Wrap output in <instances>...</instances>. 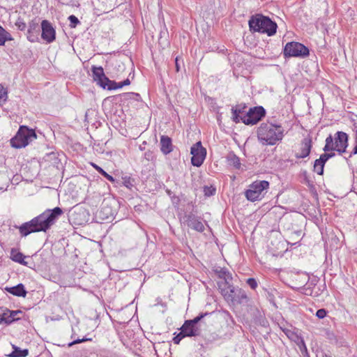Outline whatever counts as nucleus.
I'll return each mask as SVG.
<instances>
[{
    "instance_id": "f257e3e1",
    "label": "nucleus",
    "mask_w": 357,
    "mask_h": 357,
    "mask_svg": "<svg viewBox=\"0 0 357 357\" xmlns=\"http://www.w3.org/2000/svg\"><path fill=\"white\" fill-rule=\"evenodd\" d=\"M63 213L61 208L56 206L53 209H47L29 222L17 227L22 236H26L31 233L46 231Z\"/></svg>"
},
{
    "instance_id": "f03ea898",
    "label": "nucleus",
    "mask_w": 357,
    "mask_h": 357,
    "mask_svg": "<svg viewBox=\"0 0 357 357\" xmlns=\"http://www.w3.org/2000/svg\"><path fill=\"white\" fill-rule=\"evenodd\" d=\"M284 128L280 124L262 123L257 128V138L263 146H273L282 141Z\"/></svg>"
},
{
    "instance_id": "7ed1b4c3",
    "label": "nucleus",
    "mask_w": 357,
    "mask_h": 357,
    "mask_svg": "<svg viewBox=\"0 0 357 357\" xmlns=\"http://www.w3.org/2000/svg\"><path fill=\"white\" fill-rule=\"evenodd\" d=\"M248 24L252 32L266 33L268 36L275 35L278 29L276 22L262 14L252 15L248 21Z\"/></svg>"
},
{
    "instance_id": "20e7f679",
    "label": "nucleus",
    "mask_w": 357,
    "mask_h": 357,
    "mask_svg": "<svg viewBox=\"0 0 357 357\" xmlns=\"http://www.w3.org/2000/svg\"><path fill=\"white\" fill-rule=\"evenodd\" d=\"M348 135L342 131H337L334 137L330 135L326 139V144L323 149L324 152L336 151L339 154L346 152L348 146Z\"/></svg>"
},
{
    "instance_id": "39448f33",
    "label": "nucleus",
    "mask_w": 357,
    "mask_h": 357,
    "mask_svg": "<svg viewBox=\"0 0 357 357\" xmlns=\"http://www.w3.org/2000/svg\"><path fill=\"white\" fill-rule=\"evenodd\" d=\"M36 138L37 135L34 130L21 126L15 136L10 139V144L14 148L21 149Z\"/></svg>"
},
{
    "instance_id": "423d86ee",
    "label": "nucleus",
    "mask_w": 357,
    "mask_h": 357,
    "mask_svg": "<svg viewBox=\"0 0 357 357\" xmlns=\"http://www.w3.org/2000/svg\"><path fill=\"white\" fill-rule=\"evenodd\" d=\"M222 294L227 302L234 304H247L250 301V298L244 289L231 284L228 285L227 289H222Z\"/></svg>"
},
{
    "instance_id": "0eeeda50",
    "label": "nucleus",
    "mask_w": 357,
    "mask_h": 357,
    "mask_svg": "<svg viewBox=\"0 0 357 357\" xmlns=\"http://www.w3.org/2000/svg\"><path fill=\"white\" fill-rule=\"evenodd\" d=\"M269 187V183L266 181H256L253 182L245 191L246 198L251 201L260 200L264 197V190Z\"/></svg>"
},
{
    "instance_id": "6e6552de",
    "label": "nucleus",
    "mask_w": 357,
    "mask_h": 357,
    "mask_svg": "<svg viewBox=\"0 0 357 357\" xmlns=\"http://www.w3.org/2000/svg\"><path fill=\"white\" fill-rule=\"evenodd\" d=\"M285 58L301 57L304 58L309 55V49L304 45L298 42H289L286 44L283 52Z\"/></svg>"
},
{
    "instance_id": "1a4fd4ad",
    "label": "nucleus",
    "mask_w": 357,
    "mask_h": 357,
    "mask_svg": "<svg viewBox=\"0 0 357 357\" xmlns=\"http://www.w3.org/2000/svg\"><path fill=\"white\" fill-rule=\"evenodd\" d=\"M266 115V110L262 106H256L241 116V121L248 126H253L259 122Z\"/></svg>"
},
{
    "instance_id": "9d476101",
    "label": "nucleus",
    "mask_w": 357,
    "mask_h": 357,
    "mask_svg": "<svg viewBox=\"0 0 357 357\" xmlns=\"http://www.w3.org/2000/svg\"><path fill=\"white\" fill-rule=\"evenodd\" d=\"M89 211L83 207H74L69 215L70 222L77 226L84 225L89 220Z\"/></svg>"
},
{
    "instance_id": "9b49d317",
    "label": "nucleus",
    "mask_w": 357,
    "mask_h": 357,
    "mask_svg": "<svg viewBox=\"0 0 357 357\" xmlns=\"http://www.w3.org/2000/svg\"><path fill=\"white\" fill-rule=\"evenodd\" d=\"M180 220L182 224L196 231L203 232L205 229L204 225L201 221V218L197 216L192 212L185 213L180 218Z\"/></svg>"
},
{
    "instance_id": "f8f14e48",
    "label": "nucleus",
    "mask_w": 357,
    "mask_h": 357,
    "mask_svg": "<svg viewBox=\"0 0 357 357\" xmlns=\"http://www.w3.org/2000/svg\"><path fill=\"white\" fill-rule=\"evenodd\" d=\"M190 153L192 155L191 163L195 167H200L206 156V150L202 145L200 141L196 142L190 149Z\"/></svg>"
},
{
    "instance_id": "ddd939ff",
    "label": "nucleus",
    "mask_w": 357,
    "mask_h": 357,
    "mask_svg": "<svg viewBox=\"0 0 357 357\" xmlns=\"http://www.w3.org/2000/svg\"><path fill=\"white\" fill-rule=\"evenodd\" d=\"M41 38L47 43H51L56 39V31L52 24L46 20L41 22Z\"/></svg>"
},
{
    "instance_id": "4468645a",
    "label": "nucleus",
    "mask_w": 357,
    "mask_h": 357,
    "mask_svg": "<svg viewBox=\"0 0 357 357\" xmlns=\"http://www.w3.org/2000/svg\"><path fill=\"white\" fill-rule=\"evenodd\" d=\"M40 29L39 26V20L35 18L30 21L28 24L26 33L27 40L31 43L38 42Z\"/></svg>"
},
{
    "instance_id": "2eb2a0df",
    "label": "nucleus",
    "mask_w": 357,
    "mask_h": 357,
    "mask_svg": "<svg viewBox=\"0 0 357 357\" xmlns=\"http://www.w3.org/2000/svg\"><path fill=\"white\" fill-rule=\"evenodd\" d=\"M22 314V311L18 310H0V324H10L15 321L20 319L18 314Z\"/></svg>"
},
{
    "instance_id": "dca6fc26",
    "label": "nucleus",
    "mask_w": 357,
    "mask_h": 357,
    "mask_svg": "<svg viewBox=\"0 0 357 357\" xmlns=\"http://www.w3.org/2000/svg\"><path fill=\"white\" fill-rule=\"evenodd\" d=\"M312 149V139L310 137L304 138L301 143L299 152L296 153L295 157L298 159L307 157Z\"/></svg>"
},
{
    "instance_id": "f3484780",
    "label": "nucleus",
    "mask_w": 357,
    "mask_h": 357,
    "mask_svg": "<svg viewBox=\"0 0 357 357\" xmlns=\"http://www.w3.org/2000/svg\"><path fill=\"white\" fill-rule=\"evenodd\" d=\"M180 330L182 331L186 337H196L201 334V329L197 326L188 324L187 320L184 321Z\"/></svg>"
},
{
    "instance_id": "a211bd4d",
    "label": "nucleus",
    "mask_w": 357,
    "mask_h": 357,
    "mask_svg": "<svg viewBox=\"0 0 357 357\" xmlns=\"http://www.w3.org/2000/svg\"><path fill=\"white\" fill-rule=\"evenodd\" d=\"M91 72L93 74V81L101 87V83H104L107 77L105 75L103 68L101 66L96 67L93 66L91 67Z\"/></svg>"
},
{
    "instance_id": "6ab92c4d",
    "label": "nucleus",
    "mask_w": 357,
    "mask_h": 357,
    "mask_svg": "<svg viewBox=\"0 0 357 357\" xmlns=\"http://www.w3.org/2000/svg\"><path fill=\"white\" fill-rule=\"evenodd\" d=\"M160 151L165 155H167L173 151L172 142L169 137L166 135L161 136Z\"/></svg>"
},
{
    "instance_id": "aec40b11",
    "label": "nucleus",
    "mask_w": 357,
    "mask_h": 357,
    "mask_svg": "<svg viewBox=\"0 0 357 357\" xmlns=\"http://www.w3.org/2000/svg\"><path fill=\"white\" fill-rule=\"evenodd\" d=\"M246 108L247 106L245 104H239L232 107V119L234 122L238 123L241 121V116H243L246 113L245 112Z\"/></svg>"
},
{
    "instance_id": "412c9836",
    "label": "nucleus",
    "mask_w": 357,
    "mask_h": 357,
    "mask_svg": "<svg viewBox=\"0 0 357 357\" xmlns=\"http://www.w3.org/2000/svg\"><path fill=\"white\" fill-rule=\"evenodd\" d=\"M6 291L13 296H19V297H26L27 291L25 289V287L23 284L20 283L16 286L11 287H6Z\"/></svg>"
},
{
    "instance_id": "4be33fe9",
    "label": "nucleus",
    "mask_w": 357,
    "mask_h": 357,
    "mask_svg": "<svg viewBox=\"0 0 357 357\" xmlns=\"http://www.w3.org/2000/svg\"><path fill=\"white\" fill-rule=\"evenodd\" d=\"M26 256L17 250L13 248L10 251V259L20 264L26 266L27 262L24 261Z\"/></svg>"
},
{
    "instance_id": "5701e85b",
    "label": "nucleus",
    "mask_w": 357,
    "mask_h": 357,
    "mask_svg": "<svg viewBox=\"0 0 357 357\" xmlns=\"http://www.w3.org/2000/svg\"><path fill=\"white\" fill-rule=\"evenodd\" d=\"M254 320L255 324L263 327L266 328L269 326L268 321L264 314L258 310H256V314L255 315Z\"/></svg>"
},
{
    "instance_id": "b1692460",
    "label": "nucleus",
    "mask_w": 357,
    "mask_h": 357,
    "mask_svg": "<svg viewBox=\"0 0 357 357\" xmlns=\"http://www.w3.org/2000/svg\"><path fill=\"white\" fill-rule=\"evenodd\" d=\"M227 162L229 165L233 166L234 168L239 169L241 167L240 158L233 153H229L227 157Z\"/></svg>"
},
{
    "instance_id": "393cba45",
    "label": "nucleus",
    "mask_w": 357,
    "mask_h": 357,
    "mask_svg": "<svg viewBox=\"0 0 357 357\" xmlns=\"http://www.w3.org/2000/svg\"><path fill=\"white\" fill-rule=\"evenodd\" d=\"M13 351L8 355L9 357H26L29 354L27 349H21L20 347L15 345L13 346Z\"/></svg>"
},
{
    "instance_id": "a878e982",
    "label": "nucleus",
    "mask_w": 357,
    "mask_h": 357,
    "mask_svg": "<svg viewBox=\"0 0 357 357\" xmlns=\"http://www.w3.org/2000/svg\"><path fill=\"white\" fill-rule=\"evenodd\" d=\"M91 165L99 174H100L106 179H107L112 183H114L115 181L114 178L112 176L107 174L102 167H99L98 165L93 162H91Z\"/></svg>"
},
{
    "instance_id": "bb28decb",
    "label": "nucleus",
    "mask_w": 357,
    "mask_h": 357,
    "mask_svg": "<svg viewBox=\"0 0 357 357\" xmlns=\"http://www.w3.org/2000/svg\"><path fill=\"white\" fill-rule=\"evenodd\" d=\"M12 37L10 33H8L4 28L0 26V45L3 46L5 43L8 40H11Z\"/></svg>"
},
{
    "instance_id": "cd10ccee",
    "label": "nucleus",
    "mask_w": 357,
    "mask_h": 357,
    "mask_svg": "<svg viewBox=\"0 0 357 357\" xmlns=\"http://www.w3.org/2000/svg\"><path fill=\"white\" fill-rule=\"evenodd\" d=\"M263 291H264V296L269 301V302L273 304L274 305H275V293H276L277 291L275 289L263 288Z\"/></svg>"
},
{
    "instance_id": "c85d7f7f",
    "label": "nucleus",
    "mask_w": 357,
    "mask_h": 357,
    "mask_svg": "<svg viewBox=\"0 0 357 357\" xmlns=\"http://www.w3.org/2000/svg\"><path fill=\"white\" fill-rule=\"evenodd\" d=\"M326 163L321 161L320 159L315 160L314 162V171L319 175H323L324 168Z\"/></svg>"
},
{
    "instance_id": "c756f323",
    "label": "nucleus",
    "mask_w": 357,
    "mask_h": 357,
    "mask_svg": "<svg viewBox=\"0 0 357 357\" xmlns=\"http://www.w3.org/2000/svg\"><path fill=\"white\" fill-rule=\"evenodd\" d=\"M101 84V87L104 89L109 91L116 89V82L115 81L110 80L108 77H107L104 83Z\"/></svg>"
},
{
    "instance_id": "7c9ffc66",
    "label": "nucleus",
    "mask_w": 357,
    "mask_h": 357,
    "mask_svg": "<svg viewBox=\"0 0 357 357\" xmlns=\"http://www.w3.org/2000/svg\"><path fill=\"white\" fill-rule=\"evenodd\" d=\"M100 214H102L105 217H102V219H109V218L113 216V213L112 209L107 206H102L100 211Z\"/></svg>"
},
{
    "instance_id": "2f4dec72",
    "label": "nucleus",
    "mask_w": 357,
    "mask_h": 357,
    "mask_svg": "<svg viewBox=\"0 0 357 357\" xmlns=\"http://www.w3.org/2000/svg\"><path fill=\"white\" fill-rule=\"evenodd\" d=\"M123 184L126 188L130 189L134 186L135 179L129 176H125L122 177Z\"/></svg>"
},
{
    "instance_id": "473e14b6",
    "label": "nucleus",
    "mask_w": 357,
    "mask_h": 357,
    "mask_svg": "<svg viewBox=\"0 0 357 357\" xmlns=\"http://www.w3.org/2000/svg\"><path fill=\"white\" fill-rule=\"evenodd\" d=\"M8 98V91L6 88L0 84V105L4 103Z\"/></svg>"
},
{
    "instance_id": "72a5a7b5",
    "label": "nucleus",
    "mask_w": 357,
    "mask_h": 357,
    "mask_svg": "<svg viewBox=\"0 0 357 357\" xmlns=\"http://www.w3.org/2000/svg\"><path fill=\"white\" fill-rule=\"evenodd\" d=\"M208 314H209V313L208 312H205V313H201L199 314L198 316H197L196 317H195L194 319H188L187 320L188 321V324H192V325L194 326H197V324L204 318L206 316H207Z\"/></svg>"
},
{
    "instance_id": "f704fd0d",
    "label": "nucleus",
    "mask_w": 357,
    "mask_h": 357,
    "mask_svg": "<svg viewBox=\"0 0 357 357\" xmlns=\"http://www.w3.org/2000/svg\"><path fill=\"white\" fill-rule=\"evenodd\" d=\"M208 314H209V313L208 312H205V313H201L199 314L198 316H197L196 317H195L194 319H188L187 320L188 321V324H192V325L194 326H197V324L204 318L206 316H207Z\"/></svg>"
},
{
    "instance_id": "c9c22d12",
    "label": "nucleus",
    "mask_w": 357,
    "mask_h": 357,
    "mask_svg": "<svg viewBox=\"0 0 357 357\" xmlns=\"http://www.w3.org/2000/svg\"><path fill=\"white\" fill-rule=\"evenodd\" d=\"M300 351L303 357H310L308 353L306 344L303 339H301V343L298 344Z\"/></svg>"
},
{
    "instance_id": "e433bc0d",
    "label": "nucleus",
    "mask_w": 357,
    "mask_h": 357,
    "mask_svg": "<svg viewBox=\"0 0 357 357\" xmlns=\"http://www.w3.org/2000/svg\"><path fill=\"white\" fill-rule=\"evenodd\" d=\"M15 26H17V29L20 31H25L27 27L26 23L21 17L17 18L15 22Z\"/></svg>"
},
{
    "instance_id": "4c0bfd02",
    "label": "nucleus",
    "mask_w": 357,
    "mask_h": 357,
    "mask_svg": "<svg viewBox=\"0 0 357 357\" xmlns=\"http://www.w3.org/2000/svg\"><path fill=\"white\" fill-rule=\"evenodd\" d=\"M216 189L213 186L205 185L204 187V193L205 196L210 197L215 193Z\"/></svg>"
},
{
    "instance_id": "58836bf2",
    "label": "nucleus",
    "mask_w": 357,
    "mask_h": 357,
    "mask_svg": "<svg viewBox=\"0 0 357 357\" xmlns=\"http://www.w3.org/2000/svg\"><path fill=\"white\" fill-rule=\"evenodd\" d=\"M144 158L147 161H154L156 159L155 155L153 151L148 150L144 153Z\"/></svg>"
},
{
    "instance_id": "ea45409f",
    "label": "nucleus",
    "mask_w": 357,
    "mask_h": 357,
    "mask_svg": "<svg viewBox=\"0 0 357 357\" xmlns=\"http://www.w3.org/2000/svg\"><path fill=\"white\" fill-rule=\"evenodd\" d=\"M246 284L252 289L255 290L258 287V282L255 278H250L247 279Z\"/></svg>"
},
{
    "instance_id": "a19ab883",
    "label": "nucleus",
    "mask_w": 357,
    "mask_h": 357,
    "mask_svg": "<svg viewBox=\"0 0 357 357\" xmlns=\"http://www.w3.org/2000/svg\"><path fill=\"white\" fill-rule=\"evenodd\" d=\"M68 20L70 22V26L71 28H75L77 26V25L80 23L78 18L73 15H70L68 17Z\"/></svg>"
},
{
    "instance_id": "79ce46f5",
    "label": "nucleus",
    "mask_w": 357,
    "mask_h": 357,
    "mask_svg": "<svg viewBox=\"0 0 357 357\" xmlns=\"http://www.w3.org/2000/svg\"><path fill=\"white\" fill-rule=\"evenodd\" d=\"M186 336L184 335V333L182 332V331H180L174 338L173 342L176 344H178L181 342V340L185 337Z\"/></svg>"
},
{
    "instance_id": "37998d69",
    "label": "nucleus",
    "mask_w": 357,
    "mask_h": 357,
    "mask_svg": "<svg viewBox=\"0 0 357 357\" xmlns=\"http://www.w3.org/2000/svg\"><path fill=\"white\" fill-rule=\"evenodd\" d=\"M91 338H86V337H83L82 339H77L70 343H68V346L70 347H72L73 345L74 344H79V343H82V342H86V341H91Z\"/></svg>"
},
{
    "instance_id": "c03bdc74",
    "label": "nucleus",
    "mask_w": 357,
    "mask_h": 357,
    "mask_svg": "<svg viewBox=\"0 0 357 357\" xmlns=\"http://www.w3.org/2000/svg\"><path fill=\"white\" fill-rule=\"evenodd\" d=\"M327 314V311L324 308L319 309L316 312V316L319 319H324Z\"/></svg>"
},
{
    "instance_id": "a18cd8bd",
    "label": "nucleus",
    "mask_w": 357,
    "mask_h": 357,
    "mask_svg": "<svg viewBox=\"0 0 357 357\" xmlns=\"http://www.w3.org/2000/svg\"><path fill=\"white\" fill-rule=\"evenodd\" d=\"M220 277L224 278L226 281L229 278H231L230 273L225 269L220 271Z\"/></svg>"
},
{
    "instance_id": "49530a36",
    "label": "nucleus",
    "mask_w": 357,
    "mask_h": 357,
    "mask_svg": "<svg viewBox=\"0 0 357 357\" xmlns=\"http://www.w3.org/2000/svg\"><path fill=\"white\" fill-rule=\"evenodd\" d=\"M300 278H301V281L302 283H305V284H307V282H308L310 278H309V275H307V274H305V273H303L300 275Z\"/></svg>"
},
{
    "instance_id": "de8ad7c7",
    "label": "nucleus",
    "mask_w": 357,
    "mask_h": 357,
    "mask_svg": "<svg viewBox=\"0 0 357 357\" xmlns=\"http://www.w3.org/2000/svg\"><path fill=\"white\" fill-rule=\"evenodd\" d=\"M275 237L276 239L281 238V234L277 231H271L270 234V238Z\"/></svg>"
},
{
    "instance_id": "09e8293b",
    "label": "nucleus",
    "mask_w": 357,
    "mask_h": 357,
    "mask_svg": "<svg viewBox=\"0 0 357 357\" xmlns=\"http://www.w3.org/2000/svg\"><path fill=\"white\" fill-rule=\"evenodd\" d=\"M319 159H320L321 161L326 163L329 160L327 152H325L324 153L321 154Z\"/></svg>"
},
{
    "instance_id": "8fccbe9b",
    "label": "nucleus",
    "mask_w": 357,
    "mask_h": 357,
    "mask_svg": "<svg viewBox=\"0 0 357 357\" xmlns=\"http://www.w3.org/2000/svg\"><path fill=\"white\" fill-rule=\"evenodd\" d=\"M124 95L126 96H129V97L136 96V99L137 100V98L140 97L139 94V93H126Z\"/></svg>"
},
{
    "instance_id": "3c124183",
    "label": "nucleus",
    "mask_w": 357,
    "mask_h": 357,
    "mask_svg": "<svg viewBox=\"0 0 357 357\" xmlns=\"http://www.w3.org/2000/svg\"><path fill=\"white\" fill-rule=\"evenodd\" d=\"M357 154V142H356V145L353 149V151L351 152L349 155V158L352 157V155Z\"/></svg>"
},
{
    "instance_id": "603ef678",
    "label": "nucleus",
    "mask_w": 357,
    "mask_h": 357,
    "mask_svg": "<svg viewBox=\"0 0 357 357\" xmlns=\"http://www.w3.org/2000/svg\"><path fill=\"white\" fill-rule=\"evenodd\" d=\"M305 294L307 295H312L313 290L310 289V287H305Z\"/></svg>"
},
{
    "instance_id": "864d4df0",
    "label": "nucleus",
    "mask_w": 357,
    "mask_h": 357,
    "mask_svg": "<svg viewBox=\"0 0 357 357\" xmlns=\"http://www.w3.org/2000/svg\"><path fill=\"white\" fill-rule=\"evenodd\" d=\"M175 66H176V72H178L180 70V65L178 63V58L176 57L175 59Z\"/></svg>"
},
{
    "instance_id": "5fc2aeb1",
    "label": "nucleus",
    "mask_w": 357,
    "mask_h": 357,
    "mask_svg": "<svg viewBox=\"0 0 357 357\" xmlns=\"http://www.w3.org/2000/svg\"><path fill=\"white\" fill-rule=\"evenodd\" d=\"M122 82V85H123V86H128L130 84V81L128 78H127L126 79H125L123 82Z\"/></svg>"
},
{
    "instance_id": "6e6d98bb",
    "label": "nucleus",
    "mask_w": 357,
    "mask_h": 357,
    "mask_svg": "<svg viewBox=\"0 0 357 357\" xmlns=\"http://www.w3.org/2000/svg\"><path fill=\"white\" fill-rule=\"evenodd\" d=\"M354 131L355 132V141L357 142V126L354 124Z\"/></svg>"
},
{
    "instance_id": "4d7b16f0",
    "label": "nucleus",
    "mask_w": 357,
    "mask_h": 357,
    "mask_svg": "<svg viewBox=\"0 0 357 357\" xmlns=\"http://www.w3.org/2000/svg\"><path fill=\"white\" fill-rule=\"evenodd\" d=\"M47 156L48 158H50V159L56 158V153L52 152V153H50L47 154Z\"/></svg>"
},
{
    "instance_id": "13d9d810",
    "label": "nucleus",
    "mask_w": 357,
    "mask_h": 357,
    "mask_svg": "<svg viewBox=\"0 0 357 357\" xmlns=\"http://www.w3.org/2000/svg\"><path fill=\"white\" fill-rule=\"evenodd\" d=\"M280 245H283V243H281L280 241H278L276 244H275V249L277 250H279L280 248Z\"/></svg>"
},
{
    "instance_id": "bf43d9fd",
    "label": "nucleus",
    "mask_w": 357,
    "mask_h": 357,
    "mask_svg": "<svg viewBox=\"0 0 357 357\" xmlns=\"http://www.w3.org/2000/svg\"><path fill=\"white\" fill-rule=\"evenodd\" d=\"M123 86V85H122V82H119L117 83L116 82V89H121Z\"/></svg>"
},
{
    "instance_id": "052dcab7",
    "label": "nucleus",
    "mask_w": 357,
    "mask_h": 357,
    "mask_svg": "<svg viewBox=\"0 0 357 357\" xmlns=\"http://www.w3.org/2000/svg\"><path fill=\"white\" fill-rule=\"evenodd\" d=\"M145 145H146V142H144L143 144H140V145H139V149H140L141 151L144 150V149H145Z\"/></svg>"
},
{
    "instance_id": "680f3d73",
    "label": "nucleus",
    "mask_w": 357,
    "mask_h": 357,
    "mask_svg": "<svg viewBox=\"0 0 357 357\" xmlns=\"http://www.w3.org/2000/svg\"><path fill=\"white\" fill-rule=\"evenodd\" d=\"M327 154L328 155V158H329V159H330V158H333V157H334V156H335V153H333V152H331V153H328V152H327Z\"/></svg>"
},
{
    "instance_id": "e2e57ef3",
    "label": "nucleus",
    "mask_w": 357,
    "mask_h": 357,
    "mask_svg": "<svg viewBox=\"0 0 357 357\" xmlns=\"http://www.w3.org/2000/svg\"><path fill=\"white\" fill-rule=\"evenodd\" d=\"M317 282V280H313L310 282V285H309V286H311V285H315V282Z\"/></svg>"
},
{
    "instance_id": "0e129e2a",
    "label": "nucleus",
    "mask_w": 357,
    "mask_h": 357,
    "mask_svg": "<svg viewBox=\"0 0 357 357\" xmlns=\"http://www.w3.org/2000/svg\"><path fill=\"white\" fill-rule=\"evenodd\" d=\"M305 180H306V182H307L308 185H310V181H308L307 178H305Z\"/></svg>"
},
{
    "instance_id": "69168bd1",
    "label": "nucleus",
    "mask_w": 357,
    "mask_h": 357,
    "mask_svg": "<svg viewBox=\"0 0 357 357\" xmlns=\"http://www.w3.org/2000/svg\"><path fill=\"white\" fill-rule=\"evenodd\" d=\"M167 192L169 195H170L171 191H170L169 190H167Z\"/></svg>"
},
{
    "instance_id": "338daca9",
    "label": "nucleus",
    "mask_w": 357,
    "mask_h": 357,
    "mask_svg": "<svg viewBox=\"0 0 357 357\" xmlns=\"http://www.w3.org/2000/svg\"><path fill=\"white\" fill-rule=\"evenodd\" d=\"M271 244L273 246H274V245H275V244L273 243V241H271Z\"/></svg>"
},
{
    "instance_id": "774afa93",
    "label": "nucleus",
    "mask_w": 357,
    "mask_h": 357,
    "mask_svg": "<svg viewBox=\"0 0 357 357\" xmlns=\"http://www.w3.org/2000/svg\"><path fill=\"white\" fill-rule=\"evenodd\" d=\"M174 199H176V200H177L178 202L179 201V199H178V197H174Z\"/></svg>"
}]
</instances>
